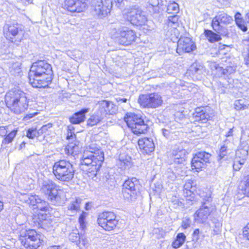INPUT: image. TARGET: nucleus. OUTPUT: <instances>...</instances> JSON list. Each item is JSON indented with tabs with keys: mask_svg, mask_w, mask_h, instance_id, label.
Returning <instances> with one entry per match:
<instances>
[{
	"mask_svg": "<svg viewBox=\"0 0 249 249\" xmlns=\"http://www.w3.org/2000/svg\"><path fill=\"white\" fill-rule=\"evenodd\" d=\"M53 72L52 66L45 60L34 63L29 72L30 84L34 88H45L51 83Z\"/></svg>",
	"mask_w": 249,
	"mask_h": 249,
	"instance_id": "nucleus-1",
	"label": "nucleus"
},
{
	"mask_svg": "<svg viewBox=\"0 0 249 249\" xmlns=\"http://www.w3.org/2000/svg\"><path fill=\"white\" fill-rule=\"evenodd\" d=\"M89 150L85 151L81 160L84 170L87 172L89 177H96L104 160V152L94 144L89 146Z\"/></svg>",
	"mask_w": 249,
	"mask_h": 249,
	"instance_id": "nucleus-2",
	"label": "nucleus"
},
{
	"mask_svg": "<svg viewBox=\"0 0 249 249\" xmlns=\"http://www.w3.org/2000/svg\"><path fill=\"white\" fill-rule=\"evenodd\" d=\"M6 106L15 114L24 112L28 107V102L24 92L19 90H10L5 96Z\"/></svg>",
	"mask_w": 249,
	"mask_h": 249,
	"instance_id": "nucleus-3",
	"label": "nucleus"
},
{
	"mask_svg": "<svg viewBox=\"0 0 249 249\" xmlns=\"http://www.w3.org/2000/svg\"><path fill=\"white\" fill-rule=\"evenodd\" d=\"M53 173L56 179L64 182H69L72 180L75 174L73 165L68 160H59L54 162L53 166Z\"/></svg>",
	"mask_w": 249,
	"mask_h": 249,
	"instance_id": "nucleus-4",
	"label": "nucleus"
},
{
	"mask_svg": "<svg viewBox=\"0 0 249 249\" xmlns=\"http://www.w3.org/2000/svg\"><path fill=\"white\" fill-rule=\"evenodd\" d=\"M128 127L130 128L135 134L145 133L148 128L142 116L133 113H127L124 118Z\"/></svg>",
	"mask_w": 249,
	"mask_h": 249,
	"instance_id": "nucleus-5",
	"label": "nucleus"
},
{
	"mask_svg": "<svg viewBox=\"0 0 249 249\" xmlns=\"http://www.w3.org/2000/svg\"><path fill=\"white\" fill-rule=\"evenodd\" d=\"M139 181L136 178L125 180L122 188L124 197L128 201H135L139 193Z\"/></svg>",
	"mask_w": 249,
	"mask_h": 249,
	"instance_id": "nucleus-6",
	"label": "nucleus"
},
{
	"mask_svg": "<svg viewBox=\"0 0 249 249\" xmlns=\"http://www.w3.org/2000/svg\"><path fill=\"white\" fill-rule=\"evenodd\" d=\"M125 18L132 24L139 26L144 24L147 18L141 9L138 5H134L127 9L125 13Z\"/></svg>",
	"mask_w": 249,
	"mask_h": 249,
	"instance_id": "nucleus-7",
	"label": "nucleus"
},
{
	"mask_svg": "<svg viewBox=\"0 0 249 249\" xmlns=\"http://www.w3.org/2000/svg\"><path fill=\"white\" fill-rule=\"evenodd\" d=\"M138 102L142 107L155 108L160 106L163 101L159 93L154 92L140 95Z\"/></svg>",
	"mask_w": 249,
	"mask_h": 249,
	"instance_id": "nucleus-8",
	"label": "nucleus"
},
{
	"mask_svg": "<svg viewBox=\"0 0 249 249\" xmlns=\"http://www.w3.org/2000/svg\"><path fill=\"white\" fill-rule=\"evenodd\" d=\"M116 214L112 212H104L101 213L98 217V225L106 231L114 230L118 224Z\"/></svg>",
	"mask_w": 249,
	"mask_h": 249,
	"instance_id": "nucleus-9",
	"label": "nucleus"
},
{
	"mask_svg": "<svg viewBox=\"0 0 249 249\" xmlns=\"http://www.w3.org/2000/svg\"><path fill=\"white\" fill-rule=\"evenodd\" d=\"M40 191L42 193L48 196L53 202H56L60 199L58 195V190L56 188V184L48 178L43 179L40 183Z\"/></svg>",
	"mask_w": 249,
	"mask_h": 249,
	"instance_id": "nucleus-10",
	"label": "nucleus"
},
{
	"mask_svg": "<svg viewBox=\"0 0 249 249\" xmlns=\"http://www.w3.org/2000/svg\"><path fill=\"white\" fill-rule=\"evenodd\" d=\"M91 6L95 14L102 18L110 13L112 7V0H91Z\"/></svg>",
	"mask_w": 249,
	"mask_h": 249,
	"instance_id": "nucleus-11",
	"label": "nucleus"
},
{
	"mask_svg": "<svg viewBox=\"0 0 249 249\" xmlns=\"http://www.w3.org/2000/svg\"><path fill=\"white\" fill-rule=\"evenodd\" d=\"M3 34L7 39L11 42L20 41L22 34L21 26L16 23H7L3 27Z\"/></svg>",
	"mask_w": 249,
	"mask_h": 249,
	"instance_id": "nucleus-12",
	"label": "nucleus"
},
{
	"mask_svg": "<svg viewBox=\"0 0 249 249\" xmlns=\"http://www.w3.org/2000/svg\"><path fill=\"white\" fill-rule=\"evenodd\" d=\"M115 37L118 38L120 44L127 46L130 44L133 41H135L136 35L132 30L123 27L118 29Z\"/></svg>",
	"mask_w": 249,
	"mask_h": 249,
	"instance_id": "nucleus-13",
	"label": "nucleus"
},
{
	"mask_svg": "<svg viewBox=\"0 0 249 249\" xmlns=\"http://www.w3.org/2000/svg\"><path fill=\"white\" fill-rule=\"evenodd\" d=\"M211 157L210 154L204 151L196 153L191 161L192 169H196V171L201 170L207 163L209 162Z\"/></svg>",
	"mask_w": 249,
	"mask_h": 249,
	"instance_id": "nucleus-14",
	"label": "nucleus"
},
{
	"mask_svg": "<svg viewBox=\"0 0 249 249\" xmlns=\"http://www.w3.org/2000/svg\"><path fill=\"white\" fill-rule=\"evenodd\" d=\"M28 201L31 205L33 206L34 209H37L41 212L39 213L42 215L41 219L44 220L46 218V212H48L50 209V206L48 203L44 200L41 199L38 196L32 195L28 198Z\"/></svg>",
	"mask_w": 249,
	"mask_h": 249,
	"instance_id": "nucleus-15",
	"label": "nucleus"
},
{
	"mask_svg": "<svg viewBox=\"0 0 249 249\" xmlns=\"http://www.w3.org/2000/svg\"><path fill=\"white\" fill-rule=\"evenodd\" d=\"M86 0H66L64 8L72 13L84 12L87 8Z\"/></svg>",
	"mask_w": 249,
	"mask_h": 249,
	"instance_id": "nucleus-16",
	"label": "nucleus"
},
{
	"mask_svg": "<svg viewBox=\"0 0 249 249\" xmlns=\"http://www.w3.org/2000/svg\"><path fill=\"white\" fill-rule=\"evenodd\" d=\"M213 210L211 204H202L200 208L194 213L195 221L197 223H204Z\"/></svg>",
	"mask_w": 249,
	"mask_h": 249,
	"instance_id": "nucleus-17",
	"label": "nucleus"
},
{
	"mask_svg": "<svg viewBox=\"0 0 249 249\" xmlns=\"http://www.w3.org/2000/svg\"><path fill=\"white\" fill-rule=\"evenodd\" d=\"M249 144L246 140L241 138L240 144L235 152V159L239 160L240 164H244L249 155Z\"/></svg>",
	"mask_w": 249,
	"mask_h": 249,
	"instance_id": "nucleus-18",
	"label": "nucleus"
},
{
	"mask_svg": "<svg viewBox=\"0 0 249 249\" xmlns=\"http://www.w3.org/2000/svg\"><path fill=\"white\" fill-rule=\"evenodd\" d=\"M186 151L183 148L175 147L172 152L174 164L175 168L178 167L182 169L184 166L185 162Z\"/></svg>",
	"mask_w": 249,
	"mask_h": 249,
	"instance_id": "nucleus-19",
	"label": "nucleus"
},
{
	"mask_svg": "<svg viewBox=\"0 0 249 249\" xmlns=\"http://www.w3.org/2000/svg\"><path fill=\"white\" fill-rule=\"evenodd\" d=\"M196 49V45L189 37H181L178 43L177 53L182 50L185 53H189Z\"/></svg>",
	"mask_w": 249,
	"mask_h": 249,
	"instance_id": "nucleus-20",
	"label": "nucleus"
},
{
	"mask_svg": "<svg viewBox=\"0 0 249 249\" xmlns=\"http://www.w3.org/2000/svg\"><path fill=\"white\" fill-rule=\"evenodd\" d=\"M76 139V136L74 131H67V139L69 141L70 143L65 148L66 153L68 155L74 156L79 152V147L76 144L77 142L73 143Z\"/></svg>",
	"mask_w": 249,
	"mask_h": 249,
	"instance_id": "nucleus-21",
	"label": "nucleus"
},
{
	"mask_svg": "<svg viewBox=\"0 0 249 249\" xmlns=\"http://www.w3.org/2000/svg\"><path fill=\"white\" fill-rule=\"evenodd\" d=\"M138 145L143 153L149 154L155 149V143L151 138L144 137L138 140Z\"/></svg>",
	"mask_w": 249,
	"mask_h": 249,
	"instance_id": "nucleus-22",
	"label": "nucleus"
},
{
	"mask_svg": "<svg viewBox=\"0 0 249 249\" xmlns=\"http://www.w3.org/2000/svg\"><path fill=\"white\" fill-rule=\"evenodd\" d=\"M88 108H82L80 111L74 113L70 117V122L72 124H80L84 122L86 119L85 115L89 111Z\"/></svg>",
	"mask_w": 249,
	"mask_h": 249,
	"instance_id": "nucleus-23",
	"label": "nucleus"
},
{
	"mask_svg": "<svg viewBox=\"0 0 249 249\" xmlns=\"http://www.w3.org/2000/svg\"><path fill=\"white\" fill-rule=\"evenodd\" d=\"M40 237V235L35 230H26L21 232L20 240L21 244L24 243V241L25 240H34L35 239V242H38L37 238Z\"/></svg>",
	"mask_w": 249,
	"mask_h": 249,
	"instance_id": "nucleus-24",
	"label": "nucleus"
},
{
	"mask_svg": "<svg viewBox=\"0 0 249 249\" xmlns=\"http://www.w3.org/2000/svg\"><path fill=\"white\" fill-rule=\"evenodd\" d=\"M116 164L119 168L122 170L129 168L131 165V158L125 154H120Z\"/></svg>",
	"mask_w": 249,
	"mask_h": 249,
	"instance_id": "nucleus-25",
	"label": "nucleus"
},
{
	"mask_svg": "<svg viewBox=\"0 0 249 249\" xmlns=\"http://www.w3.org/2000/svg\"><path fill=\"white\" fill-rule=\"evenodd\" d=\"M194 115L196 121H200L202 123L206 122L211 117V115L207 111L205 108L202 109L201 108H196Z\"/></svg>",
	"mask_w": 249,
	"mask_h": 249,
	"instance_id": "nucleus-26",
	"label": "nucleus"
},
{
	"mask_svg": "<svg viewBox=\"0 0 249 249\" xmlns=\"http://www.w3.org/2000/svg\"><path fill=\"white\" fill-rule=\"evenodd\" d=\"M230 141L226 139L223 142V144L221 146L217 156V160L221 161L222 160H225L227 158L228 154V144L229 143Z\"/></svg>",
	"mask_w": 249,
	"mask_h": 249,
	"instance_id": "nucleus-27",
	"label": "nucleus"
},
{
	"mask_svg": "<svg viewBox=\"0 0 249 249\" xmlns=\"http://www.w3.org/2000/svg\"><path fill=\"white\" fill-rule=\"evenodd\" d=\"M81 199L77 197L71 200L67 206L68 210L76 213L80 209Z\"/></svg>",
	"mask_w": 249,
	"mask_h": 249,
	"instance_id": "nucleus-28",
	"label": "nucleus"
},
{
	"mask_svg": "<svg viewBox=\"0 0 249 249\" xmlns=\"http://www.w3.org/2000/svg\"><path fill=\"white\" fill-rule=\"evenodd\" d=\"M220 34H216L212 30L208 29L204 30V35L210 42L213 43L221 40Z\"/></svg>",
	"mask_w": 249,
	"mask_h": 249,
	"instance_id": "nucleus-29",
	"label": "nucleus"
},
{
	"mask_svg": "<svg viewBox=\"0 0 249 249\" xmlns=\"http://www.w3.org/2000/svg\"><path fill=\"white\" fill-rule=\"evenodd\" d=\"M37 241L38 242L36 243V241L35 242V239L34 240H25L22 245L26 249H37L42 244L40 237L37 238Z\"/></svg>",
	"mask_w": 249,
	"mask_h": 249,
	"instance_id": "nucleus-30",
	"label": "nucleus"
},
{
	"mask_svg": "<svg viewBox=\"0 0 249 249\" xmlns=\"http://www.w3.org/2000/svg\"><path fill=\"white\" fill-rule=\"evenodd\" d=\"M220 21L218 20L217 17H214L212 22L213 29L218 34L225 36L226 32L224 31L225 29L220 25Z\"/></svg>",
	"mask_w": 249,
	"mask_h": 249,
	"instance_id": "nucleus-31",
	"label": "nucleus"
},
{
	"mask_svg": "<svg viewBox=\"0 0 249 249\" xmlns=\"http://www.w3.org/2000/svg\"><path fill=\"white\" fill-rule=\"evenodd\" d=\"M186 236L183 233H178L172 244V247L175 249L180 248L184 244Z\"/></svg>",
	"mask_w": 249,
	"mask_h": 249,
	"instance_id": "nucleus-32",
	"label": "nucleus"
},
{
	"mask_svg": "<svg viewBox=\"0 0 249 249\" xmlns=\"http://www.w3.org/2000/svg\"><path fill=\"white\" fill-rule=\"evenodd\" d=\"M18 132V130L17 129H14L11 132L7 133L5 136L4 137V138L1 142L2 146L7 145L8 144L11 143L14 140V138L16 136Z\"/></svg>",
	"mask_w": 249,
	"mask_h": 249,
	"instance_id": "nucleus-33",
	"label": "nucleus"
},
{
	"mask_svg": "<svg viewBox=\"0 0 249 249\" xmlns=\"http://www.w3.org/2000/svg\"><path fill=\"white\" fill-rule=\"evenodd\" d=\"M101 114L99 112H97L96 114H94L90 116L87 121V124L89 126H92L96 125L104 118Z\"/></svg>",
	"mask_w": 249,
	"mask_h": 249,
	"instance_id": "nucleus-34",
	"label": "nucleus"
},
{
	"mask_svg": "<svg viewBox=\"0 0 249 249\" xmlns=\"http://www.w3.org/2000/svg\"><path fill=\"white\" fill-rule=\"evenodd\" d=\"M189 71L190 74L197 76L201 74L203 72L204 69L201 65L195 63L191 66Z\"/></svg>",
	"mask_w": 249,
	"mask_h": 249,
	"instance_id": "nucleus-35",
	"label": "nucleus"
},
{
	"mask_svg": "<svg viewBox=\"0 0 249 249\" xmlns=\"http://www.w3.org/2000/svg\"><path fill=\"white\" fill-rule=\"evenodd\" d=\"M179 10V5L177 2L173 1L168 3L167 7V12L168 14H177Z\"/></svg>",
	"mask_w": 249,
	"mask_h": 249,
	"instance_id": "nucleus-36",
	"label": "nucleus"
},
{
	"mask_svg": "<svg viewBox=\"0 0 249 249\" xmlns=\"http://www.w3.org/2000/svg\"><path fill=\"white\" fill-rule=\"evenodd\" d=\"M108 104V101L102 100L99 101L97 104L99 108L98 112L104 117L106 116V110H107Z\"/></svg>",
	"mask_w": 249,
	"mask_h": 249,
	"instance_id": "nucleus-37",
	"label": "nucleus"
},
{
	"mask_svg": "<svg viewBox=\"0 0 249 249\" xmlns=\"http://www.w3.org/2000/svg\"><path fill=\"white\" fill-rule=\"evenodd\" d=\"M178 16L176 14H174L173 16L168 17L166 23L168 26L173 27V28H176L178 25Z\"/></svg>",
	"mask_w": 249,
	"mask_h": 249,
	"instance_id": "nucleus-38",
	"label": "nucleus"
},
{
	"mask_svg": "<svg viewBox=\"0 0 249 249\" xmlns=\"http://www.w3.org/2000/svg\"><path fill=\"white\" fill-rule=\"evenodd\" d=\"M26 136L29 139H33L35 137L39 136L38 130H37L36 127H32L31 128H29L26 131Z\"/></svg>",
	"mask_w": 249,
	"mask_h": 249,
	"instance_id": "nucleus-39",
	"label": "nucleus"
},
{
	"mask_svg": "<svg viewBox=\"0 0 249 249\" xmlns=\"http://www.w3.org/2000/svg\"><path fill=\"white\" fill-rule=\"evenodd\" d=\"M216 17L221 23H229L232 20L231 17L228 16L224 13H221Z\"/></svg>",
	"mask_w": 249,
	"mask_h": 249,
	"instance_id": "nucleus-40",
	"label": "nucleus"
},
{
	"mask_svg": "<svg viewBox=\"0 0 249 249\" xmlns=\"http://www.w3.org/2000/svg\"><path fill=\"white\" fill-rule=\"evenodd\" d=\"M117 111V107L112 102L108 101L107 110H106V115L107 114H113Z\"/></svg>",
	"mask_w": 249,
	"mask_h": 249,
	"instance_id": "nucleus-41",
	"label": "nucleus"
},
{
	"mask_svg": "<svg viewBox=\"0 0 249 249\" xmlns=\"http://www.w3.org/2000/svg\"><path fill=\"white\" fill-rule=\"evenodd\" d=\"M243 42L246 46V49L248 51L247 53L244 54V61L246 65L249 66V38L244 39Z\"/></svg>",
	"mask_w": 249,
	"mask_h": 249,
	"instance_id": "nucleus-42",
	"label": "nucleus"
},
{
	"mask_svg": "<svg viewBox=\"0 0 249 249\" xmlns=\"http://www.w3.org/2000/svg\"><path fill=\"white\" fill-rule=\"evenodd\" d=\"M185 87L187 89H184V90H187L192 95L196 94L198 91L197 86L193 83H187V85L185 86Z\"/></svg>",
	"mask_w": 249,
	"mask_h": 249,
	"instance_id": "nucleus-43",
	"label": "nucleus"
},
{
	"mask_svg": "<svg viewBox=\"0 0 249 249\" xmlns=\"http://www.w3.org/2000/svg\"><path fill=\"white\" fill-rule=\"evenodd\" d=\"M234 108L237 110H244L247 108V106L244 104V100L242 99L236 100L234 104Z\"/></svg>",
	"mask_w": 249,
	"mask_h": 249,
	"instance_id": "nucleus-44",
	"label": "nucleus"
},
{
	"mask_svg": "<svg viewBox=\"0 0 249 249\" xmlns=\"http://www.w3.org/2000/svg\"><path fill=\"white\" fill-rule=\"evenodd\" d=\"M244 185L242 187L243 193L249 197V175L247 177L246 180L244 182Z\"/></svg>",
	"mask_w": 249,
	"mask_h": 249,
	"instance_id": "nucleus-45",
	"label": "nucleus"
},
{
	"mask_svg": "<svg viewBox=\"0 0 249 249\" xmlns=\"http://www.w3.org/2000/svg\"><path fill=\"white\" fill-rule=\"evenodd\" d=\"M87 215V213L86 212H83L79 216L78 221L80 224V227L82 229H84L86 227L85 224V219Z\"/></svg>",
	"mask_w": 249,
	"mask_h": 249,
	"instance_id": "nucleus-46",
	"label": "nucleus"
},
{
	"mask_svg": "<svg viewBox=\"0 0 249 249\" xmlns=\"http://www.w3.org/2000/svg\"><path fill=\"white\" fill-rule=\"evenodd\" d=\"M191 224V220L189 217H183L181 222V227L183 229H186L190 227Z\"/></svg>",
	"mask_w": 249,
	"mask_h": 249,
	"instance_id": "nucleus-47",
	"label": "nucleus"
},
{
	"mask_svg": "<svg viewBox=\"0 0 249 249\" xmlns=\"http://www.w3.org/2000/svg\"><path fill=\"white\" fill-rule=\"evenodd\" d=\"M52 127V124L48 123L47 124L43 125L39 129H38V133L39 136L42 135L44 133H46L48 130Z\"/></svg>",
	"mask_w": 249,
	"mask_h": 249,
	"instance_id": "nucleus-48",
	"label": "nucleus"
},
{
	"mask_svg": "<svg viewBox=\"0 0 249 249\" xmlns=\"http://www.w3.org/2000/svg\"><path fill=\"white\" fill-rule=\"evenodd\" d=\"M202 197L203 201L202 202V204H211V202L212 201V198L211 197V194L210 193H207L205 196H204Z\"/></svg>",
	"mask_w": 249,
	"mask_h": 249,
	"instance_id": "nucleus-49",
	"label": "nucleus"
},
{
	"mask_svg": "<svg viewBox=\"0 0 249 249\" xmlns=\"http://www.w3.org/2000/svg\"><path fill=\"white\" fill-rule=\"evenodd\" d=\"M70 240L72 242H75L77 244V242L80 239V236L79 233L72 232L69 235Z\"/></svg>",
	"mask_w": 249,
	"mask_h": 249,
	"instance_id": "nucleus-50",
	"label": "nucleus"
},
{
	"mask_svg": "<svg viewBox=\"0 0 249 249\" xmlns=\"http://www.w3.org/2000/svg\"><path fill=\"white\" fill-rule=\"evenodd\" d=\"M77 246L80 248H82L83 247H86L88 245V240L82 237H80V239L77 242Z\"/></svg>",
	"mask_w": 249,
	"mask_h": 249,
	"instance_id": "nucleus-51",
	"label": "nucleus"
},
{
	"mask_svg": "<svg viewBox=\"0 0 249 249\" xmlns=\"http://www.w3.org/2000/svg\"><path fill=\"white\" fill-rule=\"evenodd\" d=\"M177 169H176L175 173L173 171L171 173L168 172V174H171V175L168 176V178H170L171 180H174L177 178V175H179L180 174L179 170L180 169L178 167H177Z\"/></svg>",
	"mask_w": 249,
	"mask_h": 249,
	"instance_id": "nucleus-52",
	"label": "nucleus"
},
{
	"mask_svg": "<svg viewBox=\"0 0 249 249\" xmlns=\"http://www.w3.org/2000/svg\"><path fill=\"white\" fill-rule=\"evenodd\" d=\"M200 234V231L199 229H196L194 230L192 234L193 241H197L199 239Z\"/></svg>",
	"mask_w": 249,
	"mask_h": 249,
	"instance_id": "nucleus-53",
	"label": "nucleus"
},
{
	"mask_svg": "<svg viewBox=\"0 0 249 249\" xmlns=\"http://www.w3.org/2000/svg\"><path fill=\"white\" fill-rule=\"evenodd\" d=\"M243 235L244 238L249 240V223L244 228Z\"/></svg>",
	"mask_w": 249,
	"mask_h": 249,
	"instance_id": "nucleus-54",
	"label": "nucleus"
},
{
	"mask_svg": "<svg viewBox=\"0 0 249 249\" xmlns=\"http://www.w3.org/2000/svg\"><path fill=\"white\" fill-rule=\"evenodd\" d=\"M243 164H240V162H239V160L235 159L233 165V169L236 171H239Z\"/></svg>",
	"mask_w": 249,
	"mask_h": 249,
	"instance_id": "nucleus-55",
	"label": "nucleus"
},
{
	"mask_svg": "<svg viewBox=\"0 0 249 249\" xmlns=\"http://www.w3.org/2000/svg\"><path fill=\"white\" fill-rule=\"evenodd\" d=\"M7 127L4 126H0V136L4 137L8 133Z\"/></svg>",
	"mask_w": 249,
	"mask_h": 249,
	"instance_id": "nucleus-56",
	"label": "nucleus"
},
{
	"mask_svg": "<svg viewBox=\"0 0 249 249\" xmlns=\"http://www.w3.org/2000/svg\"><path fill=\"white\" fill-rule=\"evenodd\" d=\"M216 70L218 71L221 72V75H228L229 74L228 73V70H227V68L223 69L222 67H218L216 68Z\"/></svg>",
	"mask_w": 249,
	"mask_h": 249,
	"instance_id": "nucleus-57",
	"label": "nucleus"
},
{
	"mask_svg": "<svg viewBox=\"0 0 249 249\" xmlns=\"http://www.w3.org/2000/svg\"><path fill=\"white\" fill-rule=\"evenodd\" d=\"M37 114H38V112H34L33 113L28 114L26 115V116L24 117V119L25 120H28L31 118H33L35 116H36Z\"/></svg>",
	"mask_w": 249,
	"mask_h": 249,
	"instance_id": "nucleus-58",
	"label": "nucleus"
},
{
	"mask_svg": "<svg viewBox=\"0 0 249 249\" xmlns=\"http://www.w3.org/2000/svg\"><path fill=\"white\" fill-rule=\"evenodd\" d=\"M159 4V0H150L149 5H151L152 7H156Z\"/></svg>",
	"mask_w": 249,
	"mask_h": 249,
	"instance_id": "nucleus-59",
	"label": "nucleus"
},
{
	"mask_svg": "<svg viewBox=\"0 0 249 249\" xmlns=\"http://www.w3.org/2000/svg\"><path fill=\"white\" fill-rule=\"evenodd\" d=\"M233 127L230 128L229 130L225 133V136L227 138L232 136L233 132Z\"/></svg>",
	"mask_w": 249,
	"mask_h": 249,
	"instance_id": "nucleus-60",
	"label": "nucleus"
},
{
	"mask_svg": "<svg viewBox=\"0 0 249 249\" xmlns=\"http://www.w3.org/2000/svg\"><path fill=\"white\" fill-rule=\"evenodd\" d=\"M114 2L116 3V5L118 8H121L123 0H114Z\"/></svg>",
	"mask_w": 249,
	"mask_h": 249,
	"instance_id": "nucleus-61",
	"label": "nucleus"
},
{
	"mask_svg": "<svg viewBox=\"0 0 249 249\" xmlns=\"http://www.w3.org/2000/svg\"><path fill=\"white\" fill-rule=\"evenodd\" d=\"M226 68H227V70H228V73L229 74L233 73L235 71V69L233 68L232 67L228 66V67H227Z\"/></svg>",
	"mask_w": 249,
	"mask_h": 249,
	"instance_id": "nucleus-62",
	"label": "nucleus"
},
{
	"mask_svg": "<svg viewBox=\"0 0 249 249\" xmlns=\"http://www.w3.org/2000/svg\"><path fill=\"white\" fill-rule=\"evenodd\" d=\"M116 100H117V102H121L122 103H126V101H127V99L126 98H121V97L116 98Z\"/></svg>",
	"mask_w": 249,
	"mask_h": 249,
	"instance_id": "nucleus-63",
	"label": "nucleus"
},
{
	"mask_svg": "<svg viewBox=\"0 0 249 249\" xmlns=\"http://www.w3.org/2000/svg\"><path fill=\"white\" fill-rule=\"evenodd\" d=\"M162 131L163 135L164 137L167 138L168 137V135H169V131L165 129H163L162 130Z\"/></svg>",
	"mask_w": 249,
	"mask_h": 249,
	"instance_id": "nucleus-64",
	"label": "nucleus"
}]
</instances>
